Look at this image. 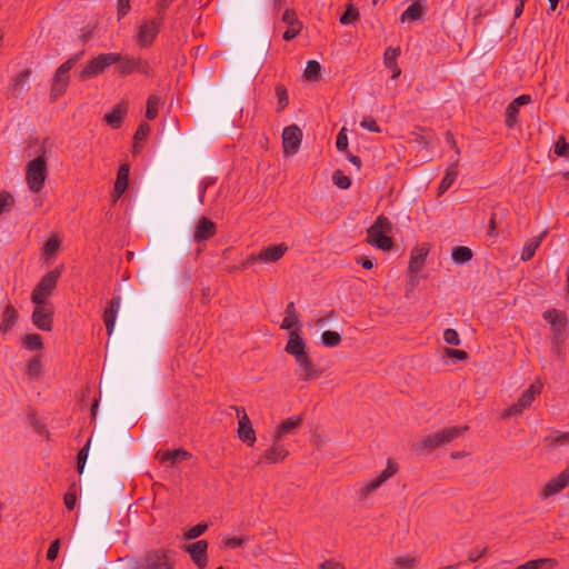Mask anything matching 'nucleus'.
Returning a JSON list of instances; mask_svg holds the SVG:
<instances>
[{"mask_svg": "<svg viewBox=\"0 0 569 569\" xmlns=\"http://www.w3.org/2000/svg\"><path fill=\"white\" fill-rule=\"evenodd\" d=\"M77 491H78V486L73 481L69 485L68 490L63 497V502L68 510H72L76 507Z\"/></svg>", "mask_w": 569, "mask_h": 569, "instance_id": "ea45409f", "label": "nucleus"}, {"mask_svg": "<svg viewBox=\"0 0 569 569\" xmlns=\"http://www.w3.org/2000/svg\"><path fill=\"white\" fill-rule=\"evenodd\" d=\"M282 21L284 23H287L289 27L290 26H298V24H302L298 18H297V14L293 10H290V9H287L283 14H282Z\"/></svg>", "mask_w": 569, "mask_h": 569, "instance_id": "13d9d810", "label": "nucleus"}, {"mask_svg": "<svg viewBox=\"0 0 569 569\" xmlns=\"http://www.w3.org/2000/svg\"><path fill=\"white\" fill-rule=\"evenodd\" d=\"M150 131V127L148 123H140L136 133H134V140L136 141H142L146 139Z\"/></svg>", "mask_w": 569, "mask_h": 569, "instance_id": "e2e57ef3", "label": "nucleus"}, {"mask_svg": "<svg viewBox=\"0 0 569 569\" xmlns=\"http://www.w3.org/2000/svg\"><path fill=\"white\" fill-rule=\"evenodd\" d=\"M321 569H345V567L337 561L333 560H326L320 565Z\"/></svg>", "mask_w": 569, "mask_h": 569, "instance_id": "774afa93", "label": "nucleus"}, {"mask_svg": "<svg viewBox=\"0 0 569 569\" xmlns=\"http://www.w3.org/2000/svg\"><path fill=\"white\" fill-rule=\"evenodd\" d=\"M286 351L292 355L296 359L307 355L306 343L303 339L299 336L298 330L290 331V338L287 343Z\"/></svg>", "mask_w": 569, "mask_h": 569, "instance_id": "b1692460", "label": "nucleus"}, {"mask_svg": "<svg viewBox=\"0 0 569 569\" xmlns=\"http://www.w3.org/2000/svg\"><path fill=\"white\" fill-rule=\"evenodd\" d=\"M216 233V224L207 217H201L194 228L193 239L196 242L201 243L207 241Z\"/></svg>", "mask_w": 569, "mask_h": 569, "instance_id": "412c9836", "label": "nucleus"}, {"mask_svg": "<svg viewBox=\"0 0 569 569\" xmlns=\"http://www.w3.org/2000/svg\"><path fill=\"white\" fill-rule=\"evenodd\" d=\"M400 56V48H395V47H388L385 51V54H383V63L385 66L391 70L392 72V76H391V79H397L400 73H401V70L397 63V59L398 57Z\"/></svg>", "mask_w": 569, "mask_h": 569, "instance_id": "393cba45", "label": "nucleus"}, {"mask_svg": "<svg viewBox=\"0 0 569 569\" xmlns=\"http://www.w3.org/2000/svg\"><path fill=\"white\" fill-rule=\"evenodd\" d=\"M397 472V466L388 461L387 468L373 480L367 482L360 488V499H365L372 491L377 490L383 482L391 478Z\"/></svg>", "mask_w": 569, "mask_h": 569, "instance_id": "2eb2a0df", "label": "nucleus"}, {"mask_svg": "<svg viewBox=\"0 0 569 569\" xmlns=\"http://www.w3.org/2000/svg\"><path fill=\"white\" fill-rule=\"evenodd\" d=\"M443 340L451 346H459L460 338L458 332L455 329L448 328L443 332Z\"/></svg>", "mask_w": 569, "mask_h": 569, "instance_id": "6e6d98bb", "label": "nucleus"}, {"mask_svg": "<svg viewBox=\"0 0 569 569\" xmlns=\"http://www.w3.org/2000/svg\"><path fill=\"white\" fill-rule=\"evenodd\" d=\"M296 361L298 365V375L301 380L309 381L310 379L317 376L316 367L311 362L308 353L302 356L301 358H297Z\"/></svg>", "mask_w": 569, "mask_h": 569, "instance_id": "bb28decb", "label": "nucleus"}, {"mask_svg": "<svg viewBox=\"0 0 569 569\" xmlns=\"http://www.w3.org/2000/svg\"><path fill=\"white\" fill-rule=\"evenodd\" d=\"M427 254L428 249L423 247L417 248L412 251L409 263V269L411 272L418 273L422 269Z\"/></svg>", "mask_w": 569, "mask_h": 569, "instance_id": "2f4dec72", "label": "nucleus"}, {"mask_svg": "<svg viewBox=\"0 0 569 569\" xmlns=\"http://www.w3.org/2000/svg\"><path fill=\"white\" fill-rule=\"evenodd\" d=\"M208 529V525L206 522H200L184 532L186 540H193L202 536Z\"/></svg>", "mask_w": 569, "mask_h": 569, "instance_id": "c03bdc74", "label": "nucleus"}, {"mask_svg": "<svg viewBox=\"0 0 569 569\" xmlns=\"http://www.w3.org/2000/svg\"><path fill=\"white\" fill-rule=\"evenodd\" d=\"M122 60V54L117 52L100 53L91 59L80 72V79H92L102 73L108 67Z\"/></svg>", "mask_w": 569, "mask_h": 569, "instance_id": "20e7f679", "label": "nucleus"}, {"mask_svg": "<svg viewBox=\"0 0 569 569\" xmlns=\"http://www.w3.org/2000/svg\"><path fill=\"white\" fill-rule=\"evenodd\" d=\"M119 63L120 64L118 67V71L121 76H128L133 72H138L146 77H153V69L151 68L150 63L140 57H122V60Z\"/></svg>", "mask_w": 569, "mask_h": 569, "instance_id": "423d86ee", "label": "nucleus"}, {"mask_svg": "<svg viewBox=\"0 0 569 569\" xmlns=\"http://www.w3.org/2000/svg\"><path fill=\"white\" fill-rule=\"evenodd\" d=\"M23 347L28 350H40L43 347L41 337L37 333L27 335L23 338Z\"/></svg>", "mask_w": 569, "mask_h": 569, "instance_id": "79ce46f5", "label": "nucleus"}, {"mask_svg": "<svg viewBox=\"0 0 569 569\" xmlns=\"http://www.w3.org/2000/svg\"><path fill=\"white\" fill-rule=\"evenodd\" d=\"M416 563V559L410 556H400L395 559V566L397 569H409Z\"/></svg>", "mask_w": 569, "mask_h": 569, "instance_id": "5fc2aeb1", "label": "nucleus"}, {"mask_svg": "<svg viewBox=\"0 0 569 569\" xmlns=\"http://www.w3.org/2000/svg\"><path fill=\"white\" fill-rule=\"evenodd\" d=\"M320 70H321L320 63L316 60H310L307 63V67L305 70V76L309 80H317L319 78Z\"/></svg>", "mask_w": 569, "mask_h": 569, "instance_id": "49530a36", "label": "nucleus"}, {"mask_svg": "<svg viewBox=\"0 0 569 569\" xmlns=\"http://www.w3.org/2000/svg\"><path fill=\"white\" fill-rule=\"evenodd\" d=\"M127 113V107L123 103L117 104L109 113L104 116V121L112 128H119Z\"/></svg>", "mask_w": 569, "mask_h": 569, "instance_id": "c85d7f7f", "label": "nucleus"}, {"mask_svg": "<svg viewBox=\"0 0 569 569\" xmlns=\"http://www.w3.org/2000/svg\"><path fill=\"white\" fill-rule=\"evenodd\" d=\"M569 483V468L563 470L558 477L550 480L543 487L541 492L542 498H549L561 491Z\"/></svg>", "mask_w": 569, "mask_h": 569, "instance_id": "4be33fe9", "label": "nucleus"}, {"mask_svg": "<svg viewBox=\"0 0 569 569\" xmlns=\"http://www.w3.org/2000/svg\"><path fill=\"white\" fill-rule=\"evenodd\" d=\"M48 176L47 160L40 154L27 164L26 179L29 189L38 193L44 186Z\"/></svg>", "mask_w": 569, "mask_h": 569, "instance_id": "7ed1b4c3", "label": "nucleus"}, {"mask_svg": "<svg viewBox=\"0 0 569 569\" xmlns=\"http://www.w3.org/2000/svg\"><path fill=\"white\" fill-rule=\"evenodd\" d=\"M336 146H337V149L339 151H346L347 148H348V138H347V134L345 133V129H342L338 136H337V140H336Z\"/></svg>", "mask_w": 569, "mask_h": 569, "instance_id": "0e129e2a", "label": "nucleus"}, {"mask_svg": "<svg viewBox=\"0 0 569 569\" xmlns=\"http://www.w3.org/2000/svg\"><path fill=\"white\" fill-rule=\"evenodd\" d=\"M121 307V297L114 296L109 301L108 307L106 308L103 312V322L106 325L108 335L111 336L114 330L116 320L119 313Z\"/></svg>", "mask_w": 569, "mask_h": 569, "instance_id": "6ab92c4d", "label": "nucleus"}, {"mask_svg": "<svg viewBox=\"0 0 569 569\" xmlns=\"http://www.w3.org/2000/svg\"><path fill=\"white\" fill-rule=\"evenodd\" d=\"M161 22L156 20L144 21L138 31V42L142 47H150L159 33Z\"/></svg>", "mask_w": 569, "mask_h": 569, "instance_id": "f3484780", "label": "nucleus"}, {"mask_svg": "<svg viewBox=\"0 0 569 569\" xmlns=\"http://www.w3.org/2000/svg\"><path fill=\"white\" fill-rule=\"evenodd\" d=\"M42 372V363L40 356H36L29 360L27 366V373L30 378L37 379L40 377Z\"/></svg>", "mask_w": 569, "mask_h": 569, "instance_id": "a19ab883", "label": "nucleus"}, {"mask_svg": "<svg viewBox=\"0 0 569 569\" xmlns=\"http://www.w3.org/2000/svg\"><path fill=\"white\" fill-rule=\"evenodd\" d=\"M230 409L236 411L238 418V437L249 446H253L257 438L256 432L251 426V421L242 407L232 406Z\"/></svg>", "mask_w": 569, "mask_h": 569, "instance_id": "1a4fd4ad", "label": "nucleus"}, {"mask_svg": "<svg viewBox=\"0 0 569 569\" xmlns=\"http://www.w3.org/2000/svg\"><path fill=\"white\" fill-rule=\"evenodd\" d=\"M78 59L79 54L68 59L57 69L51 89V94L54 98L59 97L62 92H64L69 82V71L72 69Z\"/></svg>", "mask_w": 569, "mask_h": 569, "instance_id": "0eeeda50", "label": "nucleus"}, {"mask_svg": "<svg viewBox=\"0 0 569 569\" xmlns=\"http://www.w3.org/2000/svg\"><path fill=\"white\" fill-rule=\"evenodd\" d=\"M30 77L29 70H23L17 74V77L12 80L11 91L14 96H21L26 90H28V81Z\"/></svg>", "mask_w": 569, "mask_h": 569, "instance_id": "7c9ffc66", "label": "nucleus"}, {"mask_svg": "<svg viewBox=\"0 0 569 569\" xmlns=\"http://www.w3.org/2000/svg\"><path fill=\"white\" fill-rule=\"evenodd\" d=\"M555 154L569 160V143L566 141L563 136H560L555 143Z\"/></svg>", "mask_w": 569, "mask_h": 569, "instance_id": "a18cd8bd", "label": "nucleus"}, {"mask_svg": "<svg viewBox=\"0 0 569 569\" xmlns=\"http://www.w3.org/2000/svg\"><path fill=\"white\" fill-rule=\"evenodd\" d=\"M543 319L550 323L556 339H560L562 336V330L567 323L565 312L558 311L557 309H550L543 312Z\"/></svg>", "mask_w": 569, "mask_h": 569, "instance_id": "aec40b11", "label": "nucleus"}, {"mask_svg": "<svg viewBox=\"0 0 569 569\" xmlns=\"http://www.w3.org/2000/svg\"><path fill=\"white\" fill-rule=\"evenodd\" d=\"M546 440L555 445H566L569 443V432H565L558 436H549L546 438Z\"/></svg>", "mask_w": 569, "mask_h": 569, "instance_id": "69168bd1", "label": "nucleus"}, {"mask_svg": "<svg viewBox=\"0 0 569 569\" xmlns=\"http://www.w3.org/2000/svg\"><path fill=\"white\" fill-rule=\"evenodd\" d=\"M540 393V386L532 383L518 399L517 403L508 408L503 413L502 418H509L520 416L527 408H529L537 395Z\"/></svg>", "mask_w": 569, "mask_h": 569, "instance_id": "6e6552de", "label": "nucleus"}, {"mask_svg": "<svg viewBox=\"0 0 569 569\" xmlns=\"http://www.w3.org/2000/svg\"><path fill=\"white\" fill-rule=\"evenodd\" d=\"M139 569H173V561L166 550H154L146 555Z\"/></svg>", "mask_w": 569, "mask_h": 569, "instance_id": "9b49d317", "label": "nucleus"}, {"mask_svg": "<svg viewBox=\"0 0 569 569\" xmlns=\"http://www.w3.org/2000/svg\"><path fill=\"white\" fill-rule=\"evenodd\" d=\"M18 318V313L12 306H7L2 313V319L0 322V331L7 332L9 331L13 325L16 323Z\"/></svg>", "mask_w": 569, "mask_h": 569, "instance_id": "473e14b6", "label": "nucleus"}, {"mask_svg": "<svg viewBox=\"0 0 569 569\" xmlns=\"http://www.w3.org/2000/svg\"><path fill=\"white\" fill-rule=\"evenodd\" d=\"M59 549H60V540L59 539H56L54 541L51 542V545L49 546V549L47 551V559L49 561H53L57 559L58 557V553H59Z\"/></svg>", "mask_w": 569, "mask_h": 569, "instance_id": "052dcab7", "label": "nucleus"}, {"mask_svg": "<svg viewBox=\"0 0 569 569\" xmlns=\"http://www.w3.org/2000/svg\"><path fill=\"white\" fill-rule=\"evenodd\" d=\"M302 132L296 124L286 127L282 132V146L284 156H293L301 143Z\"/></svg>", "mask_w": 569, "mask_h": 569, "instance_id": "4468645a", "label": "nucleus"}, {"mask_svg": "<svg viewBox=\"0 0 569 569\" xmlns=\"http://www.w3.org/2000/svg\"><path fill=\"white\" fill-rule=\"evenodd\" d=\"M276 94L278 99L277 110L282 111L289 103L287 89L283 86H277Z\"/></svg>", "mask_w": 569, "mask_h": 569, "instance_id": "8fccbe9b", "label": "nucleus"}, {"mask_svg": "<svg viewBox=\"0 0 569 569\" xmlns=\"http://www.w3.org/2000/svg\"><path fill=\"white\" fill-rule=\"evenodd\" d=\"M13 206V197L9 192H0V216L9 212Z\"/></svg>", "mask_w": 569, "mask_h": 569, "instance_id": "3c124183", "label": "nucleus"}, {"mask_svg": "<svg viewBox=\"0 0 569 569\" xmlns=\"http://www.w3.org/2000/svg\"><path fill=\"white\" fill-rule=\"evenodd\" d=\"M302 423V418L300 416H292L284 419L274 433V437L278 440H283L287 436L296 435Z\"/></svg>", "mask_w": 569, "mask_h": 569, "instance_id": "5701e85b", "label": "nucleus"}, {"mask_svg": "<svg viewBox=\"0 0 569 569\" xmlns=\"http://www.w3.org/2000/svg\"><path fill=\"white\" fill-rule=\"evenodd\" d=\"M458 163L459 159L457 158L455 161H452L449 167L446 170V174L440 181L439 184V192L443 193L446 192L456 181L458 176Z\"/></svg>", "mask_w": 569, "mask_h": 569, "instance_id": "cd10ccee", "label": "nucleus"}, {"mask_svg": "<svg viewBox=\"0 0 569 569\" xmlns=\"http://www.w3.org/2000/svg\"><path fill=\"white\" fill-rule=\"evenodd\" d=\"M321 342L325 347L333 348L340 345L341 336L337 331L326 330L321 335Z\"/></svg>", "mask_w": 569, "mask_h": 569, "instance_id": "58836bf2", "label": "nucleus"}, {"mask_svg": "<svg viewBox=\"0 0 569 569\" xmlns=\"http://www.w3.org/2000/svg\"><path fill=\"white\" fill-rule=\"evenodd\" d=\"M425 0H413V2L401 13V22H411L420 20L425 12Z\"/></svg>", "mask_w": 569, "mask_h": 569, "instance_id": "a878e982", "label": "nucleus"}, {"mask_svg": "<svg viewBox=\"0 0 569 569\" xmlns=\"http://www.w3.org/2000/svg\"><path fill=\"white\" fill-rule=\"evenodd\" d=\"M298 323V312L296 310L295 303L289 302L286 309V317L281 322L280 328L286 330H292V328Z\"/></svg>", "mask_w": 569, "mask_h": 569, "instance_id": "c9c22d12", "label": "nucleus"}, {"mask_svg": "<svg viewBox=\"0 0 569 569\" xmlns=\"http://www.w3.org/2000/svg\"><path fill=\"white\" fill-rule=\"evenodd\" d=\"M243 538H228L224 540V546L229 549H237L244 543Z\"/></svg>", "mask_w": 569, "mask_h": 569, "instance_id": "338daca9", "label": "nucleus"}, {"mask_svg": "<svg viewBox=\"0 0 569 569\" xmlns=\"http://www.w3.org/2000/svg\"><path fill=\"white\" fill-rule=\"evenodd\" d=\"M128 181H129V166L122 164V166H120V168L118 170L117 180L114 183V191L117 192L118 196H121L126 191V189L128 187Z\"/></svg>", "mask_w": 569, "mask_h": 569, "instance_id": "72a5a7b5", "label": "nucleus"}, {"mask_svg": "<svg viewBox=\"0 0 569 569\" xmlns=\"http://www.w3.org/2000/svg\"><path fill=\"white\" fill-rule=\"evenodd\" d=\"M359 17V12L357 9H355L352 6H349L346 10V12L340 17V23L342 24H351L353 23Z\"/></svg>", "mask_w": 569, "mask_h": 569, "instance_id": "603ef678", "label": "nucleus"}, {"mask_svg": "<svg viewBox=\"0 0 569 569\" xmlns=\"http://www.w3.org/2000/svg\"><path fill=\"white\" fill-rule=\"evenodd\" d=\"M332 180L338 188L343 190L348 189L351 184L350 178L340 170L333 172Z\"/></svg>", "mask_w": 569, "mask_h": 569, "instance_id": "de8ad7c7", "label": "nucleus"}, {"mask_svg": "<svg viewBox=\"0 0 569 569\" xmlns=\"http://www.w3.org/2000/svg\"><path fill=\"white\" fill-rule=\"evenodd\" d=\"M61 276V269L57 268L47 272L38 282L31 295L33 305L50 302L49 298L57 287L58 279Z\"/></svg>", "mask_w": 569, "mask_h": 569, "instance_id": "39448f33", "label": "nucleus"}, {"mask_svg": "<svg viewBox=\"0 0 569 569\" xmlns=\"http://www.w3.org/2000/svg\"><path fill=\"white\" fill-rule=\"evenodd\" d=\"M288 247L284 243L273 244L264 248L257 256H251L247 263H253L256 261L277 262L287 252Z\"/></svg>", "mask_w": 569, "mask_h": 569, "instance_id": "dca6fc26", "label": "nucleus"}, {"mask_svg": "<svg viewBox=\"0 0 569 569\" xmlns=\"http://www.w3.org/2000/svg\"><path fill=\"white\" fill-rule=\"evenodd\" d=\"M160 106L161 99L154 94H151L147 101L146 117L149 120H153L158 116Z\"/></svg>", "mask_w": 569, "mask_h": 569, "instance_id": "4c0bfd02", "label": "nucleus"}, {"mask_svg": "<svg viewBox=\"0 0 569 569\" xmlns=\"http://www.w3.org/2000/svg\"><path fill=\"white\" fill-rule=\"evenodd\" d=\"M551 562L550 559H538V560H530L526 563L517 567L516 569H540L543 565Z\"/></svg>", "mask_w": 569, "mask_h": 569, "instance_id": "4d7b16f0", "label": "nucleus"}, {"mask_svg": "<svg viewBox=\"0 0 569 569\" xmlns=\"http://www.w3.org/2000/svg\"><path fill=\"white\" fill-rule=\"evenodd\" d=\"M289 456V450L286 448L283 440H278L273 436L272 445L261 455L257 465H276L282 462Z\"/></svg>", "mask_w": 569, "mask_h": 569, "instance_id": "9d476101", "label": "nucleus"}, {"mask_svg": "<svg viewBox=\"0 0 569 569\" xmlns=\"http://www.w3.org/2000/svg\"><path fill=\"white\" fill-rule=\"evenodd\" d=\"M472 251L468 247H456L452 250L451 257L455 263L463 264L469 262L472 259Z\"/></svg>", "mask_w": 569, "mask_h": 569, "instance_id": "e433bc0d", "label": "nucleus"}, {"mask_svg": "<svg viewBox=\"0 0 569 569\" xmlns=\"http://www.w3.org/2000/svg\"><path fill=\"white\" fill-rule=\"evenodd\" d=\"M302 29V24H298V26H290L284 32H283V40L286 41H290L292 39H295L301 31Z\"/></svg>", "mask_w": 569, "mask_h": 569, "instance_id": "680f3d73", "label": "nucleus"}, {"mask_svg": "<svg viewBox=\"0 0 569 569\" xmlns=\"http://www.w3.org/2000/svg\"><path fill=\"white\" fill-rule=\"evenodd\" d=\"M360 126L368 131L380 132V128L372 117H365L361 120Z\"/></svg>", "mask_w": 569, "mask_h": 569, "instance_id": "bf43d9fd", "label": "nucleus"}, {"mask_svg": "<svg viewBox=\"0 0 569 569\" xmlns=\"http://www.w3.org/2000/svg\"><path fill=\"white\" fill-rule=\"evenodd\" d=\"M60 248V240L57 237L50 238L44 247H43V253L47 258L53 257Z\"/></svg>", "mask_w": 569, "mask_h": 569, "instance_id": "09e8293b", "label": "nucleus"}, {"mask_svg": "<svg viewBox=\"0 0 569 569\" xmlns=\"http://www.w3.org/2000/svg\"><path fill=\"white\" fill-rule=\"evenodd\" d=\"M391 231L392 224L389 219L379 216L368 229V242L382 251H389L393 246L392 238L390 237Z\"/></svg>", "mask_w": 569, "mask_h": 569, "instance_id": "f257e3e1", "label": "nucleus"}, {"mask_svg": "<svg viewBox=\"0 0 569 569\" xmlns=\"http://www.w3.org/2000/svg\"><path fill=\"white\" fill-rule=\"evenodd\" d=\"M182 549L190 556L192 562L199 569H204L208 565V542L197 540L196 542L184 545Z\"/></svg>", "mask_w": 569, "mask_h": 569, "instance_id": "f8f14e48", "label": "nucleus"}, {"mask_svg": "<svg viewBox=\"0 0 569 569\" xmlns=\"http://www.w3.org/2000/svg\"><path fill=\"white\" fill-rule=\"evenodd\" d=\"M90 448V440L86 443V446L78 452L77 456V465H78V471L79 473L83 472L86 461L88 459Z\"/></svg>", "mask_w": 569, "mask_h": 569, "instance_id": "864d4df0", "label": "nucleus"}, {"mask_svg": "<svg viewBox=\"0 0 569 569\" xmlns=\"http://www.w3.org/2000/svg\"><path fill=\"white\" fill-rule=\"evenodd\" d=\"M506 126L513 128L519 121V109L510 103L506 109Z\"/></svg>", "mask_w": 569, "mask_h": 569, "instance_id": "37998d69", "label": "nucleus"}, {"mask_svg": "<svg viewBox=\"0 0 569 569\" xmlns=\"http://www.w3.org/2000/svg\"><path fill=\"white\" fill-rule=\"evenodd\" d=\"M413 141L422 148L428 149L432 142L433 134L425 128H416L412 131Z\"/></svg>", "mask_w": 569, "mask_h": 569, "instance_id": "f704fd0d", "label": "nucleus"}, {"mask_svg": "<svg viewBox=\"0 0 569 569\" xmlns=\"http://www.w3.org/2000/svg\"><path fill=\"white\" fill-rule=\"evenodd\" d=\"M467 428L463 427H450L445 428L440 431H437L432 435H429L425 437L420 442L417 443V451L423 452V451H431L433 449H437L441 446H445L452 441L453 439L458 438Z\"/></svg>", "mask_w": 569, "mask_h": 569, "instance_id": "f03ea898", "label": "nucleus"}, {"mask_svg": "<svg viewBox=\"0 0 569 569\" xmlns=\"http://www.w3.org/2000/svg\"><path fill=\"white\" fill-rule=\"evenodd\" d=\"M53 307L51 302L34 305L32 322L40 330L50 331L52 327Z\"/></svg>", "mask_w": 569, "mask_h": 569, "instance_id": "ddd939ff", "label": "nucleus"}, {"mask_svg": "<svg viewBox=\"0 0 569 569\" xmlns=\"http://www.w3.org/2000/svg\"><path fill=\"white\" fill-rule=\"evenodd\" d=\"M156 457L160 463L167 465L168 467H176L180 462L190 459L191 453L184 449L158 450Z\"/></svg>", "mask_w": 569, "mask_h": 569, "instance_id": "a211bd4d", "label": "nucleus"}, {"mask_svg": "<svg viewBox=\"0 0 569 569\" xmlns=\"http://www.w3.org/2000/svg\"><path fill=\"white\" fill-rule=\"evenodd\" d=\"M546 233H547V231H543L539 236L531 238L530 240H528L525 243L522 251H521V260L522 261H528L535 256L536 250L540 247L541 241H542L543 237L546 236Z\"/></svg>", "mask_w": 569, "mask_h": 569, "instance_id": "c756f323", "label": "nucleus"}]
</instances>
